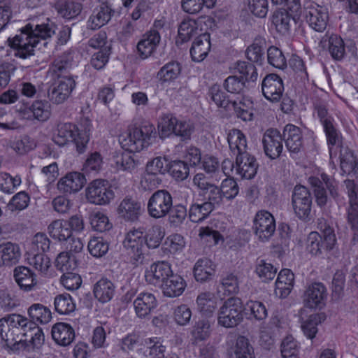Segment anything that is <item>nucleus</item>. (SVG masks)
Listing matches in <instances>:
<instances>
[{"label":"nucleus","instance_id":"obj_45","mask_svg":"<svg viewBox=\"0 0 358 358\" xmlns=\"http://www.w3.org/2000/svg\"><path fill=\"white\" fill-rule=\"evenodd\" d=\"M165 236V229L159 224L152 225L146 231L145 237V243L148 248L155 249L157 248L162 239Z\"/></svg>","mask_w":358,"mask_h":358},{"label":"nucleus","instance_id":"obj_34","mask_svg":"<svg viewBox=\"0 0 358 358\" xmlns=\"http://www.w3.org/2000/svg\"><path fill=\"white\" fill-rule=\"evenodd\" d=\"M193 272L196 281L206 282L214 275L215 265L209 259H199L194 264Z\"/></svg>","mask_w":358,"mask_h":358},{"label":"nucleus","instance_id":"obj_58","mask_svg":"<svg viewBox=\"0 0 358 358\" xmlns=\"http://www.w3.org/2000/svg\"><path fill=\"white\" fill-rule=\"evenodd\" d=\"M198 34L196 23L194 20H185L178 28V36L182 42L189 41L192 36Z\"/></svg>","mask_w":358,"mask_h":358},{"label":"nucleus","instance_id":"obj_27","mask_svg":"<svg viewBox=\"0 0 358 358\" xmlns=\"http://www.w3.org/2000/svg\"><path fill=\"white\" fill-rule=\"evenodd\" d=\"M210 34L203 33L197 36L193 41L190 54L194 62H200L208 55L210 50Z\"/></svg>","mask_w":358,"mask_h":358},{"label":"nucleus","instance_id":"obj_28","mask_svg":"<svg viewBox=\"0 0 358 358\" xmlns=\"http://www.w3.org/2000/svg\"><path fill=\"white\" fill-rule=\"evenodd\" d=\"M141 205L131 198H124L117 207L120 217L127 221H136L141 215Z\"/></svg>","mask_w":358,"mask_h":358},{"label":"nucleus","instance_id":"obj_54","mask_svg":"<svg viewBox=\"0 0 358 358\" xmlns=\"http://www.w3.org/2000/svg\"><path fill=\"white\" fill-rule=\"evenodd\" d=\"M245 80L243 77L236 76H229L224 83V89L231 94L238 95L237 97L242 99L241 93L245 87Z\"/></svg>","mask_w":358,"mask_h":358},{"label":"nucleus","instance_id":"obj_14","mask_svg":"<svg viewBox=\"0 0 358 358\" xmlns=\"http://www.w3.org/2000/svg\"><path fill=\"white\" fill-rule=\"evenodd\" d=\"M253 229L255 235L260 241H268L275 230L274 217L266 210L257 212L254 219Z\"/></svg>","mask_w":358,"mask_h":358},{"label":"nucleus","instance_id":"obj_4","mask_svg":"<svg viewBox=\"0 0 358 358\" xmlns=\"http://www.w3.org/2000/svg\"><path fill=\"white\" fill-rule=\"evenodd\" d=\"M152 126L141 127H130L126 136H122L121 143L122 147L129 152H138L149 145L151 134L153 132Z\"/></svg>","mask_w":358,"mask_h":358},{"label":"nucleus","instance_id":"obj_11","mask_svg":"<svg viewBox=\"0 0 358 358\" xmlns=\"http://www.w3.org/2000/svg\"><path fill=\"white\" fill-rule=\"evenodd\" d=\"M145 237L141 229H132L124 236L123 247L135 264L141 263L144 258Z\"/></svg>","mask_w":358,"mask_h":358},{"label":"nucleus","instance_id":"obj_52","mask_svg":"<svg viewBox=\"0 0 358 358\" xmlns=\"http://www.w3.org/2000/svg\"><path fill=\"white\" fill-rule=\"evenodd\" d=\"M90 224L96 231L103 232L112 228L108 216L103 212H93L90 215Z\"/></svg>","mask_w":358,"mask_h":358},{"label":"nucleus","instance_id":"obj_37","mask_svg":"<svg viewBox=\"0 0 358 358\" xmlns=\"http://www.w3.org/2000/svg\"><path fill=\"white\" fill-rule=\"evenodd\" d=\"M227 141L231 152L238 155L247 152L248 145L245 135L239 129H231L227 135Z\"/></svg>","mask_w":358,"mask_h":358},{"label":"nucleus","instance_id":"obj_12","mask_svg":"<svg viewBox=\"0 0 358 358\" xmlns=\"http://www.w3.org/2000/svg\"><path fill=\"white\" fill-rule=\"evenodd\" d=\"M6 316L15 340L24 344L22 350L29 351V345L22 338L28 336L31 327H34V322L20 314H10Z\"/></svg>","mask_w":358,"mask_h":358},{"label":"nucleus","instance_id":"obj_62","mask_svg":"<svg viewBox=\"0 0 358 358\" xmlns=\"http://www.w3.org/2000/svg\"><path fill=\"white\" fill-rule=\"evenodd\" d=\"M29 199V195L25 192H20L12 197L7 208L11 212L22 210L28 206Z\"/></svg>","mask_w":358,"mask_h":358},{"label":"nucleus","instance_id":"obj_44","mask_svg":"<svg viewBox=\"0 0 358 358\" xmlns=\"http://www.w3.org/2000/svg\"><path fill=\"white\" fill-rule=\"evenodd\" d=\"M75 132H76L75 125L69 123L60 124L53 136V141L58 145L63 146L71 141Z\"/></svg>","mask_w":358,"mask_h":358},{"label":"nucleus","instance_id":"obj_46","mask_svg":"<svg viewBox=\"0 0 358 358\" xmlns=\"http://www.w3.org/2000/svg\"><path fill=\"white\" fill-rule=\"evenodd\" d=\"M55 309L60 315H69L76 310V303L71 296L64 293L58 294L54 300Z\"/></svg>","mask_w":358,"mask_h":358},{"label":"nucleus","instance_id":"obj_24","mask_svg":"<svg viewBox=\"0 0 358 358\" xmlns=\"http://www.w3.org/2000/svg\"><path fill=\"white\" fill-rule=\"evenodd\" d=\"M13 277L20 289L24 292L34 290L38 284L36 275L27 266H19L15 268Z\"/></svg>","mask_w":358,"mask_h":358},{"label":"nucleus","instance_id":"obj_36","mask_svg":"<svg viewBox=\"0 0 358 358\" xmlns=\"http://www.w3.org/2000/svg\"><path fill=\"white\" fill-rule=\"evenodd\" d=\"M48 229L50 236L59 241H65L72 236L67 220H55L49 224Z\"/></svg>","mask_w":358,"mask_h":358},{"label":"nucleus","instance_id":"obj_43","mask_svg":"<svg viewBox=\"0 0 358 358\" xmlns=\"http://www.w3.org/2000/svg\"><path fill=\"white\" fill-rule=\"evenodd\" d=\"M145 349L143 350L145 358H164L165 347L157 337L145 339Z\"/></svg>","mask_w":358,"mask_h":358},{"label":"nucleus","instance_id":"obj_57","mask_svg":"<svg viewBox=\"0 0 358 358\" xmlns=\"http://www.w3.org/2000/svg\"><path fill=\"white\" fill-rule=\"evenodd\" d=\"M329 51L331 57L341 60L345 55V45L343 39L337 35H331L329 39Z\"/></svg>","mask_w":358,"mask_h":358},{"label":"nucleus","instance_id":"obj_55","mask_svg":"<svg viewBox=\"0 0 358 358\" xmlns=\"http://www.w3.org/2000/svg\"><path fill=\"white\" fill-rule=\"evenodd\" d=\"M299 344L292 336H286L281 344V354L283 358H299Z\"/></svg>","mask_w":358,"mask_h":358},{"label":"nucleus","instance_id":"obj_1","mask_svg":"<svg viewBox=\"0 0 358 358\" xmlns=\"http://www.w3.org/2000/svg\"><path fill=\"white\" fill-rule=\"evenodd\" d=\"M55 33V24L47 19L41 24L29 23L21 29L13 39L8 38L10 45L15 50V55L27 59L34 55V48L40 40L51 38Z\"/></svg>","mask_w":358,"mask_h":358},{"label":"nucleus","instance_id":"obj_31","mask_svg":"<svg viewBox=\"0 0 358 358\" xmlns=\"http://www.w3.org/2000/svg\"><path fill=\"white\" fill-rule=\"evenodd\" d=\"M239 291L238 277L233 273H227L222 276L217 287V295L220 300L225 296L236 294Z\"/></svg>","mask_w":358,"mask_h":358},{"label":"nucleus","instance_id":"obj_40","mask_svg":"<svg viewBox=\"0 0 358 358\" xmlns=\"http://www.w3.org/2000/svg\"><path fill=\"white\" fill-rule=\"evenodd\" d=\"M30 320L36 324H47L52 319V313L46 306L41 303H34L27 310Z\"/></svg>","mask_w":358,"mask_h":358},{"label":"nucleus","instance_id":"obj_20","mask_svg":"<svg viewBox=\"0 0 358 358\" xmlns=\"http://www.w3.org/2000/svg\"><path fill=\"white\" fill-rule=\"evenodd\" d=\"M262 143L266 156L272 159L279 157L283 146L281 134L277 129L266 130L263 136Z\"/></svg>","mask_w":358,"mask_h":358},{"label":"nucleus","instance_id":"obj_5","mask_svg":"<svg viewBox=\"0 0 358 358\" xmlns=\"http://www.w3.org/2000/svg\"><path fill=\"white\" fill-rule=\"evenodd\" d=\"M159 127L162 136L166 137L173 134L182 141L189 140L194 131V124L190 120H179L173 116L164 117Z\"/></svg>","mask_w":358,"mask_h":358},{"label":"nucleus","instance_id":"obj_56","mask_svg":"<svg viewBox=\"0 0 358 358\" xmlns=\"http://www.w3.org/2000/svg\"><path fill=\"white\" fill-rule=\"evenodd\" d=\"M170 174L177 180H185L189 173V169L186 162L182 160L173 161L168 168Z\"/></svg>","mask_w":358,"mask_h":358},{"label":"nucleus","instance_id":"obj_3","mask_svg":"<svg viewBox=\"0 0 358 358\" xmlns=\"http://www.w3.org/2000/svg\"><path fill=\"white\" fill-rule=\"evenodd\" d=\"M242 310V301L239 298L227 299L217 310V324L225 328L237 326L243 320Z\"/></svg>","mask_w":358,"mask_h":358},{"label":"nucleus","instance_id":"obj_25","mask_svg":"<svg viewBox=\"0 0 358 358\" xmlns=\"http://www.w3.org/2000/svg\"><path fill=\"white\" fill-rule=\"evenodd\" d=\"M161 40L159 32L151 30L145 33L137 44V50L141 58L145 59L155 51Z\"/></svg>","mask_w":358,"mask_h":358},{"label":"nucleus","instance_id":"obj_59","mask_svg":"<svg viewBox=\"0 0 358 358\" xmlns=\"http://www.w3.org/2000/svg\"><path fill=\"white\" fill-rule=\"evenodd\" d=\"M267 59L271 65L280 69H283L287 66V60L282 52L274 46L268 49Z\"/></svg>","mask_w":358,"mask_h":358},{"label":"nucleus","instance_id":"obj_22","mask_svg":"<svg viewBox=\"0 0 358 358\" xmlns=\"http://www.w3.org/2000/svg\"><path fill=\"white\" fill-rule=\"evenodd\" d=\"M257 167L255 157L248 151L236 155V173L242 178H252L257 173Z\"/></svg>","mask_w":358,"mask_h":358},{"label":"nucleus","instance_id":"obj_30","mask_svg":"<svg viewBox=\"0 0 358 358\" xmlns=\"http://www.w3.org/2000/svg\"><path fill=\"white\" fill-rule=\"evenodd\" d=\"M52 336L57 344L62 346H67L74 340L75 331L70 324L64 322H59L52 327Z\"/></svg>","mask_w":358,"mask_h":358},{"label":"nucleus","instance_id":"obj_2","mask_svg":"<svg viewBox=\"0 0 358 358\" xmlns=\"http://www.w3.org/2000/svg\"><path fill=\"white\" fill-rule=\"evenodd\" d=\"M317 225L322 234L312 231L308 234L306 241V249L313 255H320L323 250H331L336 245L334 230L326 220L323 218L319 219Z\"/></svg>","mask_w":358,"mask_h":358},{"label":"nucleus","instance_id":"obj_16","mask_svg":"<svg viewBox=\"0 0 358 358\" xmlns=\"http://www.w3.org/2000/svg\"><path fill=\"white\" fill-rule=\"evenodd\" d=\"M158 305L155 295L148 292L139 293L133 302L135 314L140 319L149 317Z\"/></svg>","mask_w":358,"mask_h":358},{"label":"nucleus","instance_id":"obj_50","mask_svg":"<svg viewBox=\"0 0 358 358\" xmlns=\"http://www.w3.org/2000/svg\"><path fill=\"white\" fill-rule=\"evenodd\" d=\"M291 17L285 9H280L274 12L272 23L278 32L285 34L290 28Z\"/></svg>","mask_w":358,"mask_h":358},{"label":"nucleus","instance_id":"obj_61","mask_svg":"<svg viewBox=\"0 0 358 358\" xmlns=\"http://www.w3.org/2000/svg\"><path fill=\"white\" fill-rule=\"evenodd\" d=\"M255 272L262 281L266 282L274 278L277 268L271 264L261 259L257 264Z\"/></svg>","mask_w":358,"mask_h":358},{"label":"nucleus","instance_id":"obj_6","mask_svg":"<svg viewBox=\"0 0 358 358\" xmlns=\"http://www.w3.org/2000/svg\"><path fill=\"white\" fill-rule=\"evenodd\" d=\"M87 201L94 205L108 204L115 197V193L108 181L96 179L90 182L85 189Z\"/></svg>","mask_w":358,"mask_h":358},{"label":"nucleus","instance_id":"obj_29","mask_svg":"<svg viewBox=\"0 0 358 358\" xmlns=\"http://www.w3.org/2000/svg\"><path fill=\"white\" fill-rule=\"evenodd\" d=\"M111 8L106 3H102L94 10L87 20V28L92 30L99 29L104 26L111 18Z\"/></svg>","mask_w":358,"mask_h":358},{"label":"nucleus","instance_id":"obj_39","mask_svg":"<svg viewBox=\"0 0 358 358\" xmlns=\"http://www.w3.org/2000/svg\"><path fill=\"white\" fill-rule=\"evenodd\" d=\"M214 210L210 202L194 203L189 209V217L193 222L198 223L207 218Z\"/></svg>","mask_w":358,"mask_h":358},{"label":"nucleus","instance_id":"obj_17","mask_svg":"<svg viewBox=\"0 0 358 358\" xmlns=\"http://www.w3.org/2000/svg\"><path fill=\"white\" fill-rule=\"evenodd\" d=\"M20 114L26 120L45 122L52 114L51 104L46 100H36L31 106L20 109Z\"/></svg>","mask_w":358,"mask_h":358},{"label":"nucleus","instance_id":"obj_63","mask_svg":"<svg viewBox=\"0 0 358 358\" xmlns=\"http://www.w3.org/2000/svg\"><path fill=\"white\" fill-rule=\"evenodd\" d=\"M234 354L236 358H254L252 348L245 337L240 336L237 338Z\"/></svg>","mask_w":358,"mask_h":358},{"label":"nucleus","instance_id":"obj_51","mask_svg":"<svg viewBox=\"0 0 358 358\" xmlns=\"http://www.w3.org/2000/svg\"><path fill=\"white\" fill-rule=\"evenodd\" d=\"M181 67L178 62H172L165 64L157 73V78L162 82H170L180 75Z\"/></svg>","mask_w":358,"mask_h":358},{"label":"nucleus","instance_id":"obj_7","mask_svg":"<svg viewBox=\"0 0 358 358\" xmlns=\"http://www.w3.org/2000/svg\"><path fill=\"white\" fill-rule=\"evenodd\" d=\"M303 16L310 27L318 32L325 30L329 13L327 8L314 1H307L303 4Z\"/></svg>","mask_w":358,"mask_h":358},{"label":"nucleus","instance_id":"obj_41","mask_svg":"<svg viewBox=\"0 0 358 358\" xmlns=\"http://www.w3.org/2000/svg\"><path fill=\"white\" fill-rule=\"evenodd\" d=\"M244 310L248 319L262 321L268 316V310L265 305L259 301L250 300L246 302Z\"/></svg>","mask_w":358,"mask_h":358},{"label":"nucleus","instance_id":"obj_35","mask_svg":"<svg viewBox=\"0 0 358 358\" xmlns=\"http://www.w3.org/2000/svg\"><path fill=\"white\" fill-rule=\"evenodd\" d=\"M21 256L20 248L16 243L6 242L0 245V262L6 266L16 264Z\"/></svg>","mask_w":358,"mask_h":358},{"label":"nucleus","instance_id":"obj_33","mask_svg":"<svg viewBox=\"0 0 358 358\" xmlns=\"http://www.w3.org/2000/svg\"><path fill=\"white\" fill-rule=\"evenodd\" d=\"M115 292V286L110 280L101 278L94 285L93 293L94 297L101 303L110 301Z\"/></svg>","mask_w":358,"mask_h":358},{"label":"nucleus","instance_id":"obj_42","mask_svg":"<svg viewBox=\"0 0 358 358\" xmlns=\"http://www.w3.org/2000/svg\"><path fill=\"white\" fill-rule=\"evenodd\" d=\"M73 57L71 52H64L56 58L50 68L55 77L69 75L67 71L71 67Z\"/></svg>","mask_w":358,"mask_h":358},{"label":"nucleus","instance_id":"obj_13","mask_svg":"<svg viewBox=\"0 0 358 358\" xmlns=\"http://www.w3.org/2000/svg\"><path fill=\"white\" fill-rule=\"evenodd\" d=\"M292 206L296 215L307 220L311 211L312 197L308 189L302 185H296L292 194Z\"/></svg>","mask_w":358,"mask_h":358},{"label":"nucleus","instance_id":"obj_48","mask_svg":"<svg viewBox=\"0 0 358 358\" xmlns=\"http://www.w3.org/2000/svg\"><path fill=\"white\" fill-rule=\"evenodd\" d=\"M266 42L263 38H257L248 48L246 57L252 62L261 63L264 58Z\"/></svg>","mask_w":358,"mask_h":358},{"label":"nucleus","instance_id":"obj_23","mask_svg":"<svg viewBox=\"0 0 358 358\" xmlns=\"http://www.w3.org/2000/svg\"><path fill=\"white\" fill-rule=\"evenodd\" d=\"M219 299L218 296L213 292H201L196 299V310L203 317H211L217 308Z\"/></svg>","mask_w":358,"mask_h":358},{"label":"nucleus","instance_id":"obj_38","mask_svg":"<svg viewBox=\"0 0 358 358\" xmlns=\"http://www.w3.org/2000/svg\"><path fill=\"white\" fill-rule=\"evenodd\" d=\"M0 338L11 350H22L24 344L20 341L15 340L9 324L7 322V316L0 318Z\"/></svg>","mask_w":358,"mask_h":358},{"label":"nucleus","instance_id":"obj_49","mask_svg":"<svg viewBox=\"0 0 358 358\" xmlns=\"http://www.w3.org/2000/svg\"><path fill=\"white\" fill-rule=\"evenodd\" d=\"M209 96L219 107L227 108L232 106V104L237 103V100L226 95L220 87L217 85H214L210 88Z\"/></svg>","mask_w":358,"mask_h":358},{"label":"nucleus","instance_id":"obj_26","mask_svg":"<svg viewBox=\"0 0 358 358\" xmlns=\"http://www.w3.org/2000/svg\"><path fill=\"white\" fill-rule=\"evenodd\" d=\"M283 139L288 150L291 152H298L303 143L302 132L299 127L287 124L283 129Z\"/></svg>","mask_w":358,"mask_h":358},{"label":"nucleus","instance_id":"obj_19","mask_svg":"<svg viewBox=\"0 0 358 358\" xmlns=\"http://www.w3.org/2000/svg\"><path fill=\"white\" fill-rule=\"evenodd\" d=\"M262 90L265 98L270 101H280L284 91L282 79L274 73L267 75L262 80Z\"/></svg>","mask_w":358,"mask_h":358},{"label":"nucleus","instance_id":"obj_60","mask_svg":"<svg viewBox=\"0 0 358 358\" xmlns=\"http://www.w3.org/2000/svg\"><path fill=\"white\" fill-rule=\"evenodd\" d=\"M10 146L16 153L23 155L32 150L35 143L28 136H22L11 141Z\"/></svg>","mask_w":358,"mask_h":358},{"label":"nucleus","instance_id":"obj_64","mask_svg":"<svg viewBox=\"0 0 358 358\" xmlns=\"http://www.w3.org/2000/svg\"><path fill=\"white\" fill-rule=\"evenodd\" d=\"M90 253L96 257H101L108 250V244L102 238H93L88 243Z\"/></svg>","mask_w":358,"mask_h":358},{"label":"nucleus","instance_id":"obj_21","mask_svg":"<svg viewBox=\"0 0 358 358\" xmlns=\"http://www.w3.org/2000/svg\"><path fill=\"white\" fill-rule=\"evenodd\" d=\"M85 182L86 179L83 174L73 171L62 177L57 184V187L60 192L72 194L80 191Z\"/></svg>","mask_w":358,"mask_h":358},{"label":"nucleus","instance_id":"obj_53","mask_svg":"<svg viewBox=\"0 0 358 358\" xmlns=\"http://www.w3.org/2000/svg\"><path fill=\"white\" fill-rule=\"evenodd\" d=\"M28 262L43 275H47L51 266L50 258L43 253H38L28 258Z\"/></svg>","mask_w":358,"mask_h":358},{"label":"nucleus","instance_id":"obj_32","mask_svg":"<svg viewBox=\"0 0 358 358\" xmlns=\"http://www.w3.org/2000/svg\"><path fill=\"white\" fill-rule=\"evenodd\" d=\"M187 286L185 280L177 274H172L161 285L162 292L168 297H177L180 296Z\"/></svg>","mask_w":358,"mask_h":358},{"label":"nucleus","instance_id":"obj_8","mask_svg":"<svg viewBox=\"0 0 358 358\" xmlns=\"http://www.w3.org/2000/svg\"><path fill=\"white\" fill-rule=\"evenodd\" d=\"M173 207L171 194L164 189L157 190L150 197L147 208L149 215L155 219L166 216Z\"/></svg>","mask_w":358,"mask_h":358},{"label":"nucleus","instance_id":"obj_9","mask_svg":"<svg viewBox=\"0 0 358 358\" xmlns=\"http://www.w3.org/2000/svg\"><path fill=\"white\" fill-rule=\"evenodd\" d=\"M50 87L48 96L49 100L55 104H61L65 102L71 96L76 87V81L71 75L56 77Z\"/></svg>","mask_w":358,"mask_h":358},{"label":"nucleus","instance_id":"obj_18","mask_svg":"<svg viewBox=\"0 0 358 358\" xmlns=\"http://www.w3.org/2000/svg\"><path fill=\"white\" fill-rule=\"evenodd\" d=\"M172 274L171 265L166 262L161 261L151 264L145 271V277L149 284L161 286Z\"/></svg>","mask_w":358,"mask_h":358},{"label":"nucleus","instance_id":"obj_47","mask_svg":"<svg viewBox=\"0 0 358 358\" xmlns=\"http://www.w3.org/2000/svg\"><path fill=\"white\" fill-rule=\"evenodd\" d=\"M114 163L117 171L132 173L136 169L138 163L130 152L117 153L114 157Z\"/></svg>","mask_w":358,"mask_h":358},{"label":"nucleus","instance_id":"obj_15","mask_svg":"<svg viewBox=\"0 0 358 358\" xmlns=\"http://www.w3.org/2000/svg\"><path fill=\"white\" fill-rule=\"evenodd\" d=\"M327 296V289L322 283H313L306 288L303 295L304 306L310 309H321L325 305Z\"/></svg>","mask_w":358,"mask_h":358},{"label":"nucleus","instance_id":"obj_10","mask_svg":"<svg viewBox=\"0 0 358 358\" xmlns=\"http://www.w3.org/2000/svg\"><path fill=\"white\" fill-rule=\"evenodd\" d=\"M322 180L316 177H310L309 183L313 187L316 202L318 206L322 207L327 203V195L324 189L323 182L329 190L330 195L336 199L338 196V182L333 178H329L327 174H321Z\"/></svg>","mask_w":358,"mask_h":358}]
</instances>
